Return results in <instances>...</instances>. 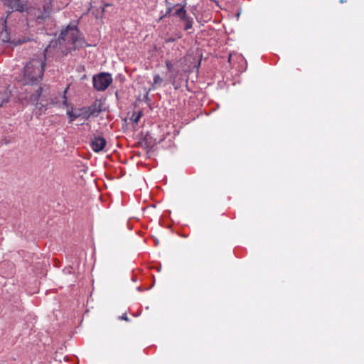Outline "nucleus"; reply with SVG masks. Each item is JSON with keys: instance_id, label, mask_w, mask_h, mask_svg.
<instances>
[{"instance_id": "nucleus-1", "label": "nucleus", "mask_w": 364, "mask_h": 364, "mask_svg": "<svg viewBox=\"0 0 364 364\" xmlns=\"http://www.w3.org/2000/svg\"><path fill=\"white\" fill-rule=\"evenodd\" d=\"M84 44L85 41L77 25L70 24L61 31L58 40L50 41L44 50V55L47 58L59 51L66 55L70 50L82 47Z\"/></svg>"}, {"instance_id": "nucleus-2", "label": "nucleus", "mask_w": 364, "mask_h": 364, "mask_svg": "<svg viewBox=\"0 0 364 364\" xmlns=\"http://www.w3.org/2000/svg\"><path fill=\"white\" fill-rule=\"evenodd\" d=\"M45 63L41 60L33 59L26 64L23 72V82L25 85H35L41 81L44 73Z\"/></svg>"}, {"instance_id": "nucleus-3", "label": "nucleus", "mask_w": 364, "mask_h": 364, "mask_svg": "<svg viewBox=\"0 0 364 364\" xmlns=\"http://www.w3.org/2000/svg\"><path fill=\"white\" fill-rule=\"evenodd\" d=\"M93 87L97 91H105L112 82V77L108 73H100L92 77Z\"/></svg>"}, {"instance_id": "nucleus-4", "label": "nucleus", "mask_w": 364, "mask_h": 364, "mask_svg": "<svg viewBox=\"0 0 364 364\" xmlns=\"http://www.w3.org/2000/svg\"><path fill=\"white\" fill-rule=\"evenodd\" d=\"M4 5L8 7L11 11L24 12L27 10V4L20 0H2Z\"/></svg>"}, {"instance_id": "nucleus-5", "label": "nucleus", "mask_w": 364, "mask_h": 364, "mask_svg": "<svg viewBox=\"0 0 364 364\" xmlns=\"http://www.w3.org/2000/svg\"><path fill=\"white\" fill-rule=\"evenodd\" d=\"M67 115L69 118V123H73L75 119L78 118L85 120L89 119V114L87 113L85 107L76 109H71L68 110Z\"/></svg>"}, {"instance_id": "nucleus-6", "label": "nucleus", "mask_w": 364, "mask_h": 364, "mask_svg": "<svg viewBox=\"0 0 364 364\" xmlns=\"http://www.w3.org/2000/svg\"><path fill=\"white\" fill-rule=\"evenodd\" d=\"M10 95L8 82L4 79L0 78V107L8 102Z\"/></svg>"}, {"instance_id": "nucleus-7", "label": "nucleus", "mask_w": 364, "mask_h": 364, "mask_svg": "<svg viewBox=\"0 0 364 364\" xmlns=\"http://www.w3.org/2000/svg\"><path fill=\"white\" fill-rule=\"evenodd\" d=\"M106 144L105 139L102 136H94L90 141V146L95 152H100L103 150Z\"/></svg>"}, {"instance_id": "nucleus-8", "label": "nucleus", "mask_w": 364, "mask_h": 364, "mask_svg": "<svg viewBox=\"0 0 364 364\" xmlns=\"http://www.w3.org/2000/svg\"><path fill=\"white\" fill-rule=\"evenodd\" d=\"M43 11H40L37 15L38 19H46L51 13V0H45L42 5Z\"/></svg>"}, {"instance_id": "nucleus-9", "label": "nucleus", "mask_w": 364, "mask_h": 364, "mask_svg": "<svg viewBox=\"0 0 364 364\" xmlns=\"http://www.w3.org/2000/svg\"><path fill=\"white\" fill-rule=\"evenodd\" d=\"M11 38L10 34L8 32L6 27V21L1 23L0 26V45H4L6 43H10Z\"/></svg>"}, {"instance_id": "nucleus-10", "label": "nucleus", "mask_w": 364, "mask_h": 364, "mask_svg": "<svg viewBox=\"0 0 364 364\" xmlns=\"http://www.w3.org/2000/svg\"><path fill=\"white\" fill-rule=\"evenodd\" d=\"M89 118L92 116L97 117L102 112L101 103L95 102L90 107H85Z\"/></svg>"}, {"instance_id": "nucleus-11", "label": "nucleus", "mask_w": 364, "mask_h": 364, "mask_svg": "<svg viewBox=\"0 0 364 364\" xmlns=\"http://www.w3.org/2000/svg\"><path fill=\"white\" fill-rule=\"evenodd\" d=\"M41 93L42 88L38 87L33 94L31 95L29 97H26V99L28 100V102L35 104L38 101Z\"/></svg>"}, {"instance_id": "nucleus-12", "label": "nucleus", "mask_w": 364, "mask_h": 364, "mask_svg": "<svg viewBox=\"0 0 364 364\" xmlns=\"http://www.w3.org/2000/svg\"><path fill=\"white\" fill-rule=\"evenodd\" d=\"M186 5V3L183 4L180 9H176L175 11V15L179 17L183 21L188 20L187 13L185 9Z\"/></svg>"}, {"instance_id": "nucleus-13", "label": "nucleus", "mask_w": 364, "mask_h": 364, "mask_svg": "<svg viewBox=\"0 0 364 364\" xmlns=\"http://www.w3.org/2000/svg\"><path fill=\"white\" fill-rule=\"evenodd\" d=\"M163 82V78L159 74H155L153 77L152 89H155L156 87L160 86Z\"/></svg>"}, {"instance_id": "nucleus-14", "label": "nucleus", "mask_w": 364, "mask_h": 364, "mask_svg": "<svg viewBox=\"0 0 364 364\" xmlns=\"http://www.w3.org/2000/svg\"><path fill=\"white\" fill-rule=\"evenodd\" d=\"M166 68H167V69H168V70L169 72H171V73H173V72L178 73V71L175 70L173 64L172 63L171 61L166 60Z\"/></svg>"}, {"instance_id": "nucleus-15", "label": "nucleus", "mask_w": 364, "mask_h": 364, "mask_svg": "<svg viewBox=\"0 0 364 364\" xmlns=\"http://www.w3.org/2000/svg\"><path fill=\"white\" fill-rule=\"evenodd\" d=\"M141 117V112H139L137 114L134 113V114H133L131 119L134 123L137 124L138 122L139 121Z\"/></svg>"}, {"instance_id": "nucleus-16", "label": "nucleus", "mask_w": 364, "mask_h": 364, "mask_svg": "<svg viewBox=\"0 0 364 364\" xmlns=\"http://www.w3.org/2000/svg\"><path fill=\"white\" fill-rule=\"evenodd\" d=\"M186 21V26H185V30H189L192 28L193 26V23H192V21H190L189 18L188 17V20Z\"/></svg>"}, {"instance_id": "nucleus-17", "label": "nucleus", "mask_w": 364, "mask_h": 364, "mask_svg": "<svg viewBox=\"0 0 364 364\" xmlns=\"http://www.w3.org/2000/svg\"><path fill=\"white\" fill-rule=\"evenodd\" d=\"M121 319H123V320H125V321H129V318L127 316V314H124L121 316Z\"/></svg>"}, {"instance_id": "nucleus-18", "label": "nucleus", "mask_w": 364, "mask_h": 364, "mask_svg": "<svg viewBox=\"0 0 364 364\" xmlns=\"http://www.w3.org/2000/svg\"><path fill=\"white\" fill-rule=\"evenodd\" d=\"M171 11V7L167 8V14H169Z\"/></svg>"}, {"instance_id": "nucleus-19", "label": "nucleus", "mask_w": 364, "mask_h": 364, "mask_svg": "<svg viewBox=\"0 0 364 364\" xmlns=\"http://www.w3.org/2000/svg\"><path fill=\"white\" fill-rule=\"evenodd\" d=\"M5 264V262L0 263V269L2 268V267L4 266Z\"/></svg>"}, {"instance_id": "nucleus-20", "label": "nucleus", "mask_w": 364, "mask_h": 364, "mask_svg": "<svg viewBox=\"0 0 364 364\" xmlns=\"http://www.w3.org/2000/svg\"><path fill=\"white\" fill-rule=\"evenodd\" d=\"M171 77V78H173V79L174 80V79L176 78V75H175V76H172V75H171V77Z\"/></svg>"}, {"instance_id": "nucleus-21", "label": "nucleus", "mask_w": 364, "mask_h": 364, "mask_svg": "<svg viewBox=\"0 0 364 364\" xmlns=\"http://www.w3.org/2000/svg\"><path fill=\"white\" fill-rule=\"evenodd\" d=\"M137 290L141 291V287H137Z\"/></svg>"}]
</instances>
